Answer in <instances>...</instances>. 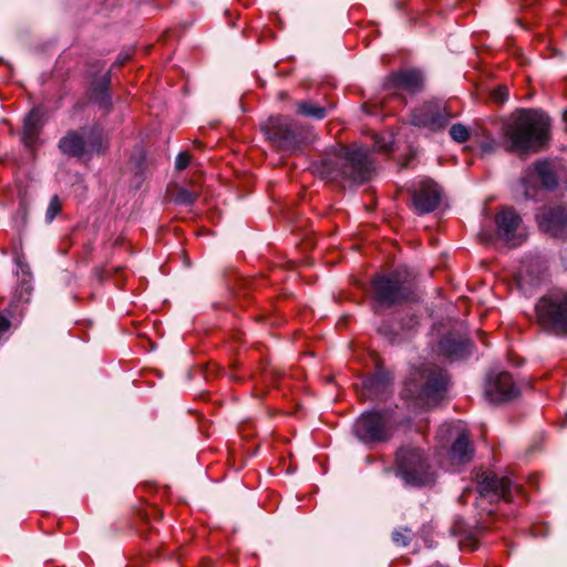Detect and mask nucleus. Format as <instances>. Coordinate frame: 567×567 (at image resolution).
Returning <instances> with one entry per match:
<instances>
[{"label": "nucleus", "mask_w": 567, "mask_h": 567, "mask_svg": "<svg viewBox=\"0 0 567 567\" xmlns=\"http://www.w3.org/2000/svg\"><path fill=\"white\" fill-rule=\"evenodd\" d=\"M549 117L537 110H519L503 126L506 150L518 154L537 153L549 141Z\"/></svg>", "instance_id": "1"}, {"label": "nucleus", "mask_w": 567, "mask_h": 567, "mask_svg": "<svg viewBox=\"0 0 567 567\" xmlns=\"http://www.w3.org/2000/svg\"><path fill=\"white\" fill-rule=\"evenodd\" d=\"M373 171L371 152L361 145L341 147L337 155L324 158L320 166L323 178L340 184L363 183L371 178Z\"/></svg>", "instance_id": "2"}, {"label": "nucleus", "mask_w": 567, "mask_h": 567, "mask_svg": "<svg viewBox=\"0 0 567 567\" xmlns=\"http://www.w3.org/2000/svg\"><path fill=\"white\" fill-rule=\"evenodd\" d=\"M449 378L440 367L431 363L423 364L411 371L405 381L402 396L412 400L420 408H431L444 399Z\"/></svg>", "instance_id": "3"}, {"label": "nucleus", "mask_w": 567, "mask_h": 567, "mask_svg": "<svg viewBox=\"0 0 567 567\" xmlns=\"http://www.w3.org/2000/svg\"><path fill=\"white\" fill-rule=\"evenodd\" d=\"M424 78L421 71L415 69H405L389 74L383 84V97L378 101L365 102L362 107L369 114H377L374 110L380 106L385 107L388 100H395L400 105L404 104L403 93L414 94L423 89Z\"/></svg>", "instance_id": "4"}, {"label": "nucleus", "mask_w": 567, "mask_h": 567, "mask_svg": "<svg viewBox=\"0 0 567 567\" xmlns=\"http://www.w3.org/2000/svg\"><path fill=\"white\" fill-rule=\"evenodd\" d=\"M412 292L409 272L395 269L377 275L371 282L372 298L379 306L391 307L406 300Z\"/></svg>", "instance_id": "5"}, {"label": "nucleus", "mask_w": 567, "mask_h": 567, "mask_svg": "<svg viewBox=\"0 0 567 567\" xmlns=\"http://www.w3.org/2000/svg\"><path fill=\"white\" fill-rule=\"evenodd\" d=\"M352 431L360 442L372 445L388 442L395 426L389 412L369 411L355 420Z\"/></svg>", "instance_id": "6"}, {"label": "nucleus", "mask_w": 567, "mask_h": 567, "mask_svg": "<svg viewBox=\"0 0 567 567\" xmlns=\"http://www.w3.org/2000/svg\"><path fill=\"white\" fill-rule=\"evenodd\" d=\"M539 324L556 334H567V291L553 290L536 305Z\"/></svg>", "instance_id": "7"}, {"label": "nucleus", "mask_w": 567, "mask_h": 567, "mask_svg": "<svg viewBox=\"0 0 567 567\" xmlns=\"http://www.w3.org/2000/svg\"><path fill=\"white\" fill-rule=\"evenodd\" d=\"M481 498H495L511 502L516 493H520L519 485L513 483L508 476H499L493 471L480 467L475 476Z\"/></svg>", "instance_id": "8"}, {"label": "nucleus", "mask_w": 567, "mask_h": 567, "mask_svg": "<svg viewBox=\"0 0 567 567\" xmlns=\"http://www.w3.org/2000/svg\"><path fill=\"white\" fill-rule=\"evenodd\" d=\"M455 116L456 114L451 112L446 104L431 101L425 102L413 110L411 114V124L436 132L445 128Z\"/></svg>", "instance_id": "9"}, {"label": "nucleus", "mask_w": 567, "mask_h": 567, "mask_svg": "<svg viewBox=\"0 0 567 567\" xmlns=\"http://www.w3.org/2000/svg\"><path fill=\"white\" fill-rule=\"evenodd\" d=\"M262 130L271 144L280 151L292 152L300 143L296 124L288 117H270L262 125Z\"/></svg>", "instance_id": "10"}, {"label": "nucleus", "mask_w": 567, "mask_h": 567, "mask_svg": "<svg viewBox=\"0 0 567 567\" xmlns=\"http://www.w3.org/2000/svg\"><path fill=\"white\" fill-rule=\"evenodd\" d=\"M497 239L508 247H518L527 238L520 216L512 207H504L495 215Z\"/></svg>", "instance_id": "11"}, {"label": "nucleus", "mask_w": 567, "mask_h": 567, "mask_svg": "<svg viewBox=\"0 0 567 567\" xmlns=\"http://www.w3.org/2000/svg\"><path fill=\"white\" fill-rule=\"evenodd\" d=\"M104 135L100 126L81 128L73 133V157L86 159L103 151Z\"/></svg>", "instance_id": "12"}, {"label": "nucleus", "mask_w": 567, "mask_h": 567, "mask_svg": "<svg viewBox=\"0 0 567 567\" xmlns=\"http://www.w3.org/2000/svg\"><path fill=\"white\" fill-rule=\"evenodd\" d=\"M536 219L539 228L553 236H567V203L544 207Z\"/></svg>", "instance_id": "13"}, {"label": "nucleus", "mask_w": 567, "mask_h": 567, "mask_svg": "<svg viewBox=\"0 0 567 567\" xmlns=\"http://www.w3.org/2000/svg\"><path fill=\"white\" fill-rule=\"evenodd\" d=\"M442 192L432 179L423 178L413 184L412 202L419 214L433 212L441 202Z\"/></svg>", "instance_id": "14"}, {"label": "nucleus", "mask_w": 567, "mask_h": 567, "mask_svg": "<svg viewBox=\"0 0 567 567\" xmlns=\"http://www.w3.org/2000/svg\"><path fill=\"white\" fill-rule=\"evenodd\" d=\"M518 388L507 372L491 374L485 385V395L493 403L509 401L518 395Z\"/></svg>", "instance_id": "15"}, {"label": "nucleus", "mask_w": 567, "mask_h": 567, "mask_svg": "<svg viewBox=\"0 0 567 567\" xmlns=\"http://www.w3.org/2000/svg\"><path fill=\"white\" fill-rule=\"evenodd\" d=\"M394 472L408 485H425L433 481L427 463H396Z\"/></svg>", "instance_id": "16"}, {"label": "nucleus", "mask_w": 567, "mask_h": 567, "mask_svg": "<svg viewBox=\"0 0 567 567\" xmlns=\"http://www.w3.org/2000/svg\"><path fill=\"white\" fill-rule=\"evenodd\" d=\"M547 270L546 260L540 256L526 257L518 269L517 282L524 285H537Z\"/></svg>", "instance_id": "17"}, {"label": "nucleus", "mask_w": 567, "mask_h": 567, "mask_svg": "<svg viewBox=\"0 0 567 567\" xmlns=\"http://www.w3.org/2000/svg\"><path fill=\"white\" fill-rule=\"evenodd\" d=\"M471 343L466 338L450 333L439 342V352L451 361L461 360L470 354Z\"/></svg>", "instance_id": "18"}, {"label": "nucleus", "mask_w": 567, "mask_h": 567, "mask_svg": "<svg viewBox=\"0 0 567 567\" xmlns=\"http://www.w3.org/2000/svg\"><path fill=\"white\" fill-rule=\"evenodd\" d=\"M110 81V72H106L100 79L94 80L90 89V100L105 112L111 109Z\"/></svg>", "instance_id": "19"}, {"label": "nucleus", "mask_w": 567, "mask_h": 567, "mask_svg": "<svg viewBox=\"0 0 567 567\" xmlns=\"http://www.w3.org/2000/svg\"><path fill=\"white\" fill-rule=\"evenodd\" d=\"M41 131V117L38 111L32 110L24 118L21 134L22 143L29 150H33L39 141Z\"/></svg>", "instance_id": "20"}, {"label": "nucleus", "mask_w": 567, "mask_h": 567, "mask_svg": "<svg viewBox=\"0 0 567 567\" xmlns=\"http://www.w3.org/2000/svg\"><path fill=\"white\" fill-rule=\"evenodd\" d=\"M17 276L19 282L16 288L14 296L22 302H29L31 292L33 290L32 274L30 271L29 265L21 259L17 260Z\"/></svg>", "instance_id": "21"}, {"label": "nucleus", "mask_w": 567, "mask_h": 567, "mask_svg": "<svg viewBox=\"0 0 567 567\" xmlns=\"http://www.w3.org/2000/svg\"><path fill=\"white\" fill-rule=\"evenodd\" d=\"M473 449L468 434L466 432L460 433L451 447V461H470Z\"/></svg>", "instance_id": "22"}, {"label": "nucleus", "mask_w": 567, "mask_h": 567, "mask_svg": "<svg viewBox=\"0 0 567 567\" xmlns=\"http://www.w3.org/2000/svg\"><path fill=\"white\" fill-rule=\"evenodd\" d=\"M297 112L300 115L322 120L327 116L328 111L326 107L316 103L303 101L297 104Z\"/></svg>", "instance_id": "23"}, {"label": "nucleus", "mask_w": 567, "mask_h": 567, "mask_svg": "<svg viewBox=\"0 0 567 567\" xmlns=\"http://www.w3.org/2000/svg\"><path fill=\"white\" fill-rule=\"evenodd\" d=\"M535 171L537 176L539 177L542 184L546 188H553L557 184L556 176L553 172H550L547 163H537L535 165Z\"/></svg>", "instance_id": "24"}, {"label": "nucleus", "mask_w": 567, "mask_h": 567, "mask_svg": "<svg viewBox=\"0 0 567 567\" xmlns=\"http://www.w3.org/2000/svg\"><path fill=\"white\" fill-rule=\"evenodd\" d=\"M422 458L423 452L421 449L414 445H405L398 451L395 461H421Z\"/></svg>", "instance_id": "25"}, {"label": "nucleus", "mask_w": 567, "mask_h": 567, "mask_svg": "<svg viewBox=\"0 0 567 567\" xmlns=\"http://www.w3.org/2000/svg\"><path fill=\"white\" fill-rule=\"evenodd\" d=\"M393 137L389 133L375 134L373 136L372 151L388 153L391 151Z\"/></svg>", "instance_id": "26"}, {"label": "nucleus", "mask_w": 567, "mask_h": 567, "mask_svg": "<svg viewBox=\"0 0 567 567\" xmlns=\"http://www.w3.org/2000/svg\"><path fill=\"white\" fill-rule=\"evenodd\" d=\"M198 198L197 190H190L187 188H178L175 194V202L181 205H193Z\"/></svg>", "instance_id": "27"}, {"label": "nucleus", "mask_w": 567, "mask_h": 567, "mask_svg": "<svg viewBox=\"0 0 567 567\" xmlns=\"http://www.w3.org/2000/svg\"><path fill=\"white\" fill-rule=\"evenodd\" d=\"M450 136L453 141L457 143H464L470 138V131L463 124H453L450 128Z\"/></svg>", "instance_id": "28"}, {"label": "nucleus", "mask_w": 567, "mask_h": 567, "mask_svg": "<svg viewBox=\"0 0 567 567\" xmlns=\"http://www.w3.org/2000/svg\"><path fill=\"white\" fill-rule=\"evenodd\" d=\"M61 210V202L58 196H54L48 207L47 210V219L51 221Z\"/></svg>", "instance_id": "29"}, {"label": "nucleus", "mask_w": 567, "mask_h": 567, "mask_svg": "<svg viewBox=\"0 0 567 567\" xmlns=\"http://www.w3.org/2000/svg\"><path fill=\"white\" fill-rule=\"evenodd\" d=\"M190 163V155L186 152L179 153L176 157L175 167L177 171L185 169Z\"/></svg>", "instance_id": "30"}, {"label": "nucleus", "mask_w": 567, "mask_h": 567, "mask_svg": "<svg viewBox=\"0 0 567 567\" xmlns=\"http://www.w3.org/2000/svg\"><path fill=\"white\" fill-rule=\"evenodd\" d=\"M508 89L506 86H499L493 92V97L496 102L503 103L507 100Z\"/></svg>", "instance_id": "31"}, {"label": "nucleus", "mask_w": 567, "mask_h": 567, "mask_svg": "<svg viewBox=\"0 0 567 567\" xmlns=\"http://www.w3.org/2000/svg\"><path fill=\"white\" fill-rule=\"evenodd\" d=\"M392 539L399 546H405L409 543V537L399 530H396L392 534Z\"/></svg>", "instance_id": "32"}, {"label": "nucleus", "mask_w": 567, "mask_h": 567, "mask_svg": "<svg viewBox=\"0 0 567 567\" xmlns=\"http://www.w3.org/2000/svg\"><path fill=\"white\" fill-rule=\"evenodd\" d=\"M59 148L64 154H71V137L69 134H66L64 137L61 138L59 143Z\"/></svg>", "instance_id": "33"}, {"label": "nucleus", "mask_w": 567, "mask_h": 567, "mask_svg": "<svg viewBox=\"0 0 567 567\" xmlns=\"http://www.w3.org/2000/svg\"><path fill=\"white\" fill-rule=\"evenodd\" d=\"M114 284L116 286H122L125 281L123 269L122 268H114Z\"/></svg>", "instance_id": "34"}, {"label": "nucleus", "mask_w": 567, "mask_h": 567, "mask_svg": "<svg viewBox=\"0 0 567 567\" xmlns=\"http://www.w3.org/2000/svg\"><path fill=\"white\" fill-rule=\"evenodd\" d=\"M417 324H419L417 318L415 316H411L409 319V322L406 324H404V328L408 330H411L414 327H416Z\"/></svg>", "instance_id": "35"}, {"label": "nucleus", "mask_w": 567, "mask_h": 567, "mask_svg": "<svg viewBox=\"0 0 567 567\" xmlns=\"http://www.w3.org/2000/svg\"><path fill=\"white\" fill-rule=\"evenodd\" d=\"M130 54L126 53V54H120V56L117 58V61H116V64L117 65H123L126 61L130 60Z\"/></svg>", "instance_id": "36"}, {"label": "nucleus", "mask_w": 567, "mask_h": 567, "mask_svg": "<svg viewBox=\"0 0 567 567\" xmlns=\"http://www.w3.org/2000/svg\"><path fill=\"white\" fill-rule=\"evenodd\" d=\"M561 261L565 268H567V249L561 251Z\"/></svg>", "instance_id": "37"}, {"label": "nucleus", "mask_w": 567, "mask_h": 567, "mask_svg": "<svg viewBox=\"0 0 567 567\" xmlns=\"http://www.w3.org/2000/svg\"><path fill=\"white\" fill-rule=\"evenodd\" d=\"M375 380L374 379H368L364 381L365 388H372L374 385Z\"/></svg>", "instance_id": "38"}, {"label": "nucleus", "mask_w": 567, "mask_h": 567, "mask_svg": "<svg viewBox=\"0 0 567 567\" xmlns=\"http://www.w3.org/2000/svg\"><path fill=\"white\" fill-rule=\"evenodd\" d=\"M295 471H296V468H295V467H292L291 465H289V467L286 470V472H287L288 474L293 473Z\"/></svg>", "instance_id": "39"}]
</instances>
